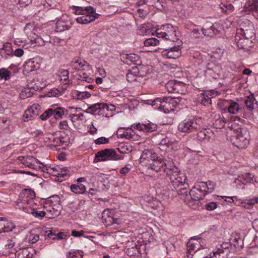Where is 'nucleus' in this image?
<instances>
[{"instance_id":"24","label":"nucleus","mask_w":258,"mask_h":258,"mask_svg":"<svg viewBox=\"0 0 258 258\" xmlns=\"http://www.w3.org/2000/svg\"><path fill=\"white\" fill-rule=\"evenodd\" d=\"M225 102L228 103V106L227 109L228 112L231 114H237L242 109V108L239 107V105L233 100H230L228 101H225Z\"/></svg>"},{"instance_id":"58","label":"nucleus","mask_w":258,"mask_h":258,"mask_svg":"<svg viewBox=\"0 0 258 258\" xmlns=\"http://www.w3.org/2000/svg\"><path fill=\"white\" fill-rule=\"evenodd\" d=\"M33 118L32 116H31L30 111L27 109L25 111L24 114L23 116V120L24 121H28L29 120H30Z\"/></svg>"},{"instance_id":"55","label":"nucleus","mask_w":258,"mask_h":258,"mask_svg":"<svg viewBox=\"0 0 258 258\" xmlns=\"http://www.w3.org/2000/svg\"><path fill=\"white\" fill-rule=\"evenodd\" d=\"M217 207V203L214 202L208 203L205 205V209L208 211L213 210L215 209Z\"/></svg>"},{"instance_id":"37","label":"nucleus","mask_w":258,"mask_h":258,"mask_svg":"<svg viewBox=\"0 0 258 258\" xmlns=\"http://www.w3.org/2000/svg\"><path fill=\"white\" fill-rule=\"evenodd\" d=\"M209 133L206 130H202L199 132L197 134V138L200 141L205 140L209 141L210 137L209 135Z\"/></svg>"},{"instance_id":"14","label":"nucleus","mask_w":258,"mask_h":258,"mask_svg":"<svg viewBox=\"0 0 258 258\" xmlns=\"http://www.w3.org/2000/svg\"><path fill=\"white\" fill-rule=\"evenodd\" d=\"M103 103H96L89 106L87 109V113H90L94 115H99L105 116L107 118L113 116L112 114H105L104 112V108H103Z\"/></svg>"},{"instance_id":"10","label":"nucleus","mask_w":258,"mask_h":258,"mask_svg":"<svg viewBox=\"0 0 258 258\" xmlns=\"http://www.w3.org/2000/svg\"><path fill=\"white\" fill-rule=\"evenodd\" d=\"M169 162L172 161L163 160L157 155V159H152L149 163V168L157 172L162 170L164 171V169L168 167V164H169Z\"/></svg>"},{"instance_id":"62","label":"nucleus","mask_w":258,"mask_h":258,"mask_svg":"<svg viewBox=\"0 0 258 258\" xmlns=\"http://www.w3.org/2000/svg\"><path fill=\"white\" fill-rule=\"evenodd\" d=\"M66 235L63 232H59L55 235V236L52 238V239H62L64 238Z\"/></svg>"},{"instance_id":"3","label":"nucleus","mask_w":258,"mask_h":258,"mask_svg":"<svg viewBox=\"0 0 258 258\" xmlns=\"http://www.w3.org/2000/svg\"><path fill=\"white\" fill-rule=\"evenodd\" d=\"M203 121L201 117H194L191 119H185L178 125L179 132L189 134L197 132L203 128Z\"/></svg>"},{"instance_id":"12","label":"nucleus","mask_w":258,"mask_h":258,"mask_svg":"<svg viewBox=\"0 0 258 258\" xmlns=\"http://www.w3.org/2000/svg\"><path fill=\"white\" fill-rule=\"evenodd\" d=\"M206 195V192L204 191L202 187H201L200 184L194 186L189 191V198L190 202H192V204L202 200L203 197Z\"/></svg>"},{"instance_id":"52","label":"nucleus","mask_w":258,"mask_h":258,"mask_svg":"<svg viewBox=\"0 0 258 258\" xmlns=\"http://www.w3.org/2000/svg\"><path fill=\"white\" fill-rule=\"evenodd\" d=\"M249 11L258 13V0H252L249 5Z\"/></svg>"},{"instance_id":"17","label":"nucleus","mask_w":258,"mask_h":258,"mask_svg":"<svg viewBox=\"0 0 258 258\" xmlns=\"http://www.w3.org/2000/svg\"><path fill=\"white\" fill-rule=\"evenodd\" d=\"M132 126L135 129L144 133H151L156 131L157 126L156 124L151 122H147L146 123H138L134 124Z\"/></svg>"},{"instance_id":"6","label":"nucleus","mask_w":258,"mask_h":258,"mask_svg":"<svg viewBox=\"0 0 258 258\" xmlns=\"http://www.w3.org/2000/svg\"><path fill=\"white\" fill-rule=\"evenodd\" d=\"M67 110L60 107L52 106L51 108L47 109L40 116L41 120H44L51 115L56 119L61 118L63 115L67 114Z\"/></svg>"},{"instance_id":"46","label":"nucleus","mask_w":258,"mask_h":258,"mask_svg":"<svg viewBox=\"0 0 258 258\" xmlns=\"http://www.w3.org/2000/svg\"><path fill=\"white\" fill-rule=\"evenodd\" d=\"M11 72L5 68L0 69V80H8L10 79Z\"/></svg>"},{"instance_id":"49","label":"nucleus","mask_w":258,"mask_h":258,"mask_svg":"<svg viewBox=\"0 0 258 258\" xmlns=\"http://www.w3.org/2000/svg\"><path fill=\"white\" fill-rule=\"evenodd\" d=\"M159 43V41L155 38L147 39L144 42L145 46H156Z\"/></svg>"},{"instance_id":"38","label":"nucleus","mask_w":258,"mask_h":258,"mask_svg":"<svg viewBox=\"0 0 258 258\" xmlns=\"http://www.w3.org/2000/svg\"><path fill=\"white\" fill-rule=\"evenodd\" d=\"M51 142L54 144V146H61L63 145L64 143L66 142L65 141L66 138L62 137H54L53 136L49 138Z\"/></svg>"},{"instance_id":"18","label":"nucleus","mask_w":258,"mask_h":258,"mask_svg":"<svg viewBox=\"0 0 258 258\" xmlns=\"http://www.w3.org/2000/svg\"><path fill=\"white\" fill-rule=\"evenodd\" d=\"M102 218L103 222L107 226L117 222V219L114 217L113 210H105L102 212Z\"/></svg>"},{"instance_id":"51","label":"nucleus","mask_w":258,"mask_h":258,"mask_svg":"<svg viewBox=\"0 0 258 258\" xmlns=\"http://www.w3.org/2000/svg\"><path fill=\"white\" fill-rule=\"evenodd\" d=\"M59 170V166H56L54 167H49L47 169V172L51 174L53 176L57 177L58 173V170Z\"/></svg>"},{"instance_id":"28","label":"nucleus","mask_w":258,"mask_h":258,"mask_svg":"<svg viewBox=\"0 0 258 258\" xmlns=\"http://www.w3.org/2000/svg\"><path fill=\"white\" fill-rule=\"evenodd\" d=\"M201 187H202L204 191L206 192V195L208 193L212 192L215 189L216 184L214 182L211 181H208V182H201L200 183Z\"/></svg>"},{"instance_id":"39","label":"nucleus","mask_w":258,"mask_h":258,"mask_svg":"<svg viewBox=\"0 0 258 258\" xmlns=\"http://www.w3.org/2000/svg\"><path fill=\"white\" fill-rule=\"evenodd\" d=\"M30 214H31L34 217L39 219H42L45 215V213L42 211L38 210L36 206H34L33 209H30Z\"/></svg>"},{"instance_id":"45","label":"nucleus","mask_w":258,"mask_h":258,"mask_svg":"<svg viewBox=\"0 0 258 258\" xmlns=\"http://www.w3.org/2000/svg\"><path fill=\"white\" fill-rule=\"evenodd\" d=\"M85 64H87V61L84 60L83 61L78 59L72 63V67L75 70H80Z\"/></svg>"},{"instance_id":"61","label":"nucleus","mask_w":258,"mask_h":258,"mask_svg":"<svg viewBox=\"0 0 258 258\" xmlns=\"http://www.w3.org/2000/svg\"><path fill=\"white\" fill-rule=\"evenodd\" d=\"M69 127L68 121L67 120L61 121L59 123V128L60 130H67Z\"/></svg>"},{"instance_id":"33","label":"nucleus","mask_w":258,"mask_h":258,"mask_svg":"<svg viewBox=\"0 0 258 258\" xmlns=\"http://www.w3.org/2000/svg\"><path fill=\"white\" fill-rule=\"evenodd\" d=\"M244 103L247 109L250 110L253 109L255 105H257L255 100L253 97H246L244 100Z\"/></svg>"},{"instance_id":"29","label":"nucleus","mask_w":258,"mask_h":258,"mask_svg":"<svg viewBox=\"0 0 258 258\" xmlns=\"http://www.w3.org/2000/svg\"><path fill=\"white\" fill-rule=\"evenodd\" d=\"M151 31V25L149 23H145L138 28L137 33L143 36L150 34Z\"/></svg>"},{"instance_id":"19","label":"nucleus","mask_w":258,"mask_h":258,"mask_svg":"<svg viewBox=\"0 0 258 258\" xmlns=\"http://www.w3.org/2000/svg\"><path fill=\"white\" fill-rule=\"evenodd\" d=\"M96 17L95 13H83V15L76 18L77 22L81 24H86L94 21Z\"/></svg>"},{"instance_id":"59","label":"nucleus","mask_w":258,"mask_h":258,"mask_svg":"<svg viewBox=\"0 0 258 258\" xmlns=\"http://www.w3.org/2000/svg\"><path fill=\"white\" fill-rule=\"evenodd\" d=\"M95 143L97 145L106 144L108 143V139L105 137H100L95 140Z\"/></svg>"},{"instance_id":"15","label":"nucleus","mask_w":258,"mask_h":258,"mask_svg":"<svg viewBox=\"0 0 258 258\" xmlns=\"http://www.w3.org/2000/svg\"><path fill=\"white\" fill-rule=\"evenodd\" d=\"M253 175L250 173H244L239 175L237 178L234 180V182L237 184V187L239 188H243L244 186L242 185H246L247 183H251L253 181Z\"/></svg>"},{"instance_id":"9","label":"nucleus","mask_w":258,"mask_h":258,"mask_svg":"<svg viewBox=\"0 0 258 258\" xmlns=\"http://www.w3.org/2000/svg\"><path fill=\"white\" fill-rule=\"evenodd\" d=\"M181 42H178L177 45H174L168 49H165L161 52L162 55L166 58L176 59L181 55Z\"/></svg>"},{"instance_id":"47","label":"nucleus","mask_w":258,"mask_h":258,"mask_svg":"<svg viewBox=\"0 0 258 258\" xmlns=\"http://www.w3.org/2000/svg\"><path fill=\"white\" fill-rule=\"evenodd\" d=\"M35 160V158L32 156H26V158L23 163V164L25 165L26 166L31 168H34V164L33 162Z\"/></svg>"},{"instance_id":"25","label":"nucleus","mask_w":258,"mask_h":258,"mask_svg":"<svg viewBox=\"0 0 258 258\" xmlns=\"http://www.w3.org/2000/svg\"><path fill=\"white\" fill-rule=\"evenodd\" d=\"M201 31L205 36L213 37L219 34V31L214 25H212L207 28H202Z\"/></svg>"},{"instance_id":"34","label":"nucleus","mask_w":258,"mask_h":258,"mask_svg":"<svg viewBox=\"0 0 258 258\" xmlns=\"http://www.w3.org/2000/svg\"><path fill=\"white\" fill-rule=\"evenodd\" d=\"M219 6L222 12L227 14H229L233 11L234 7L230 3H221Z\"/></svg>"},{"instance_id":"11","label":"nucleus","mask_w":258,"mask_h":258,"mask_svg":"<svg viewBox=\"0 0 258 258\" xmlns=\"http://www.w3.org/2000/svg\"><path fill=\"white\" fill-rule=\"evenodd\" d=\"M80 4H78L77 5L72 6L71 8L73 10V13L75 15H82L83 13L87 14V13H95V9L91 7L85 6L83 3L86 2L85 0H80Z\"/></svg>"},{"instance_id":"7","label":"nucleus","mask_w":258,"mask_h":258,"mask_svg":"<svg viewBox=\"0 0 258 258\" xmlns=\"http://www.w3.org/2000/svg\"><path fill=\"white\" fill-rule=\"evenodd\" d=\"M154 140L162 151H166L168 148L176 143L174 139L161 134L156 136Z\"/></svg>"},{"instance_id":"48","label":"nucleus","mask_w":258,"mask_h":258,"mask_svg":"<svg viewBox=\"0 0 258 258\" xmlns=\"http://www.w3.org/2000/svg\"><path fill=\"white\" fill-rule=\"evenodd\" d=\"M83 253L82 250L69 251L67 252L66 256L67 258H78V254H79L81 256L80 258H82Z\"/></svg>"},{"instance_id":"57","label":"nucleus","mask_w":258,"mask_h":258,"mask_svg":"<svg viewBox=\"0 0 258 258\" xmlns=\"http://www.w3.org/2000/svg\"><path fill=\"white\" fill-rule=\"evenodd\" d=\"M48 95L49 97H58L60 93L57 88H53L48 92Z\"/></svg>"},{"instance_id":"50","label":"nucleus","mask_w":258,"mask_h":258,"mask_svg":"<svg viewBox=\"0 0 258 258\" xmlns=\"http://www.w3.org/2000/svg\"><path fill=\"white\" fill-rule=\"evenodd\" d=\"M126 59L130 61L131 62H133L135 64H137L138 61H140V57L139 55L135 54H131L127 55Z\"/></svg>"},{"instance_id":"63","label":"nucleus","mask_w":258,"mask_h":258,"mask_svg":"<svg viewBox=\"0 0 258 258\" xmlns=\"http://www.w3.org/2000/svg\"><path fill=\"white\" fill-rule=\"evenodd\" d=\"M131 168L128 167V165H126L120 170V173L122 175H125L131 170Z\"/></svg>"},{"instance_id":"44","label":"nucleus","mask_w":258,"mask_h":258,"mask_svg":"<svg viewBox=\"0 0 258 258\" xmlns=\"http://www.w3.org/2000/svg\"><path fill=\"white\" fill-rule=\"evenodd\" d=\"M23 194L26 197L23 199L26 200H34V198L35 197L34 191L30 189H25L23 190Z\"/></svg>"},{"instance_id":"4","label":"nucleus","mask_w":258,"mask_h":258,"mask_svg":"<svg viewBox=\"0 0 258 258\" xmlns=\"http://www.w3.org/2000/svg\"><path fill=\"white\" fill-rule=\"evenodd\" d=\"M177 30L176 27H174L171 24H167L158 28L156 32L158 38H162L165 40L175 42L179 40L176 35Z\"/></svg>"},{"instance_id":"60","label":"nucleus","mask_w":258,"mask_h":258,"mask_svg":"<svg viewBox=\"0 0 258 258\" xmlns=\"http://www.w3.org/2000/svg\"><path fill=\"white\" fill-rule=\"evenodd\" d=\"M91 94L87 91H85L80 93L78 96L81 99H84L85 98H88L91 96Z\"/></svg>"},{"instance_id":"26","label":"nucleus","mask_w":258,"mask_h":258,"mask_svg":"<svg viewBox=\"0 0 258 258\" xmlns=\"http://www.w3.org/2000/svg\"><path fill=\"white\" fill-rule=\"evenodd\" d=\"M177 193L180 198L183 200H184L186 204L188 205L189 207H192L194 206L192 202H190V201L188 200V199L190 198L189 192H188L185 188L179 189Z\"/></svg>"},{"instance_id":"23","label":"nucleus","mask_w":258,"mask_h":258,"mask_svg":"<svg viewBox=\"0 0 258 258\" xmlns=\"http://www.w3.org/2000/svg\"><path fill=\"white\" fill-rule=\"evenodd\" d=\"M52 198L55 200L56 203H58V205L56 206V209H55L53 206L49 209L47 210V211L51 213V215L52 217H49L50 218H53L56 216H57L60 213L61 206L59 204L60 202V198L57 196H52Z\"/></svg>"},{"instance_id":"16","label":"nucleus","mask_w":258,"mask_h":258,"mask_svg":"<svg viewBox=\"0 0 258 258\" xmlns=\"http://www.w3.org/2000/svg\"><path fill=\"white\" fill-rule=\"evenodd\" d=\"M200 242L197 239L191 238L187 243V251L186 252V256L188 258H192L194 254L197 250L200 249Z\"/></svg>"},{"instance_id":"35","label":"nucleus","mask_w":258,"mask_h":258,"mask_svg":"<svg viewBox=\"0 0 258 258\" xmlns=\"http://www.w3.org/2000/svg\"><path fill=\"white\" fill-rule=\"evenodd\" d=\"M69 73L68 70H62L60 72V75L59 76V81L62 83H64V86L66 85L70 84V80L69 79Z\"/></svg>"},{"instance_id":"1","label":"nucleus","mask_w":258,"mask_h":258,"mask_svg":"<svg viewBox=\"0 0 258 258\" xmlns=\"http://www.w3.org/2000/svg\"><path fill=\"white\" fill-rule=\"evenodd\" d=\"M231 123H229L228 127L231 130H233L235 137L233 141V145L239 149H245L247 147L249 143L250 139V134L246 127H241L236 124L242 123L244 120L238 116H234L231 118Z\"/></svg>"},{"instance_id":"22","label":"nucleus","mask_w":258,"mask_h":258,"mask_svg":"<svg viewBox=\"0 0 258 258\" xmlns=\"http://www.w3.org/2000/svg\"><path fill=\"white\" fill-rule=\"evenodd\" d=\"M180 86V82L175 80H170L166 84L165 87L169 93H178Z\"/></svg>"},{"instance_id":"5","label":"nucleus","mask_w":258,"mask_h":258,"mask_svg":"<svg viewBox=\"0 0 258 258\" xmlns=\"http://www.w3.org/2000/svg\"><path fill=\"white\" fill-rule=\"evenodd\" d=\"M120 156L118 155L112 149H105L98 152L94 158L95 162H98L106 160H117L120 159Z\"/></svg>"},{"instance_id":"54","label":"nucleus","mask_w":258,"mask_h":258,"mask_svg":"<svg viewBox=\"0 0 258 258\" xmlns=\"http://www.w3.org/2000/svg\"><path fill=\"white\" fill-rule=\"evenodd\" d=\"M39 239V235L34 233H30L28 236V240L31 243H35Z\"/></svg>"},{"instance_id":"2","label":"nucleus","mask_w":258,"mask_h":258,"mask_svg":"<svg viewBox=\"0 0 258 258\" xmlns=\"http://www.w3.org/2000/svg\"><path fill=\"white\" fill-rule=\"evenodd\" d=\"M164 172L169 178L170 185L173 188H176L185 184L186 180L185 174L181 172L173 162H169L168 167L164 169Z\"/></svg>"},{"instance_id":"8","label":"nucleus","mask_w":258,"mask_h":258,"mask_svg":"<svg viewBox=\"0 0 258 258\" xmlns=\"http://www.w3.org/2000/svg\"><path fill=\"white\" fill-rule=\"evenodd\" d=\"M253 31L254 28L252 24L249 21H246L239 25V28L237 29L236 35L251 39L254 35Z\"/></svg>"},{"instance_id":"30","label":"nucleus","mask_w":258,"mask_h":258,"mask_svg":"<svg viewBox=\"0 0 258 258\" xmlns=\"http://www.w3.org/2000/svg\"><path fill=\"white\" fill-rule=\"evenodd\" d=\"M24 204L26 203V205L25 206H20V208L25 212L30 214V209H33L34 206H36V203L34 202V200H26L25 199H23Z\"/></svg>"},{"instance_id":"42","label":"nucleus","mask_w":258,"mask_h":258,"mask_svg":"<svg viewBox=\"0 0 258 258\" xmlns=\"http://www.w3.org/2000/svg\"><path fill=\"white\" fill-rule=\"evenodd\" d=\"M167 98L169 102V104L170 105L171 107L173 108V111L174 110V108L179 105L181 101V98L180 97H168Z\"/></svg>"},{"instance_id":"43","label":"nucleus","mask_w":258,"mask_h":258,"mask_svg":"<svg viewBox=\"0 0 258 258\" xmlns=\"http://www.w3.org/2000/svg\"><path fill=\"white\" fill-rule=\"evenodd\" d=\"M103 108H104V112L105 114H114V112L115 111L116 107L113 104H107L103 103Z\"/></svg>"},{"instance_id":"40","label":"nucleus","mask_w":258,"mask_h":258,"mask_svg":"<svg viewBox=\"0 0 258 258\" xmlns=\"http://www.w3.org/2000/svg\"><path fill=\"white\" fill-rule=\"evenodd\" d=\"M163 99L164 98L161 99L160 98H157L153 100H149V101L151 102L150 104L154 107L155 109L162 110Z\"/></svg>"},{"instance_id":"36","label":"nucleus","mask_w":258,"mask_h":258,"mask_svg":"<svg viewBox=\"0 0 258 258\" xmlns=\"http://www.w3.org/2000/svg\"><path fill=\"white\" fill-rule=\"evenodd\" d=\"M40 107V106L39 104H34L30 108L27 109V110L30 111L31 116H32L33 118L39 114Z\"/></svg>"},{"instance_id":"64","label":"nucleus","mask_w":258,"mask_h":258,"mask_svg":"<svg viewBox=\"0 0 258 258\" xmlns=\"http://www.w3.org/2000/svg\"><path fill=\"white\" fill-rule=\"evenodd\" d=\"M84 233V232L83 230H81L79 231L73 230L72 231V235L74 237H80L82 236Z\"/></svg>"},{"instance_id":"53","label":"nucleus","mask_w":258,"mask_h":258,"mask_svg":"<svg viewBox=\"0 0 258 258\" xmlns=\"http://www.w3.org/2000/svg\"><path fill=\"white\" fill-rule=\"evenodd\" d=\"M214 124L217 128H223L225 125V118H219V119H217Z\"/></svg>"},{"instance_id":"32","label":"nucleus","mask_w":258,"mask_h":258,"mask_svg":"<svg viewBox=\"0 0 258 258\" xmlns=\"http://www.w3.org/2000/svg\"><path fill=\"white\" fill-rule=\"evenodd\" d=\"M58 171L59 174H58L57 177V180L58 181H62L69 177V171L67 167L61 168L60 166H59V170Z\"/></svg>"},{"instance_id":"31","label":"nucleus","mask_w":258,"mask_h":258,"mask_svg":"<svg viewBox=\"0 0 258 258\" xmlns=\"http://www.w3.org/2000/svg\"><path fill=\"white\" fill-rule=\"evenodd\" d=\"M71 190L76 194H83L86 191V187L82 184H74L71 186Z\"/></svg>"},{"instance_id":"21","label":"nucleus","mask_w":258,"mask_h":258,"mask_svg":"<svg viewBox=\"0 0 258 258\" xmlns=\"http://www.w3.org/2000/svg\"><path fill=\"white\" fill-rule=\"evenodd\" d=\"M35 250L32 248H24L17 251V258H32Z\"/></svg>"},{"instance_id":"13","label":"nucleus","mask_w":258,"mask_h":258,"mask_svg":"<svg viewBox=\"0 0 258 258\" xmlns=\"http://www.w3.org/2000/svg\"><path fill=\"white\" fill-rule=\"evenodd\" d=\"M235 41L237 48L239 49H243L244 51H248L253 44L251 39L240 37L238 35L235 36Z\"/></svg>"},{"instance_id":"27","label":"nucleus","mask_w":258,"mask_h":258,"mask_svg":"<svg viewBox=\"0 0 258 258\" xmlns=\"http://www.w3.org/2000/svg\"><path fill=\"white\" fill-rule=\"evenodd\" d=\"M157 159V154L152 153L149 150H145L143 152L140 157V161L143 162L146 160H148L150 162L152 159Z\"/></svg>"},{"instance_id":"41","label":"nucleus","mask_w":258,"mask_h":258,"mask_svg":"<svg viewBox=\"0 0 258 258\" xmlns=\"http://www.w3.org/2000/svg\"><path fill=\"white\" fill-rule=\"evenodd\" d=\"M162 104L161 110H163L165 113H167L173 111V108L171 107L167 98H164Z\"/></svg>"},{"instance_id":"56","label":"nucleus","mask_w":258,"mask_h":258,"mask_svg":"<svg viewBox=\"0 0 258 258\" xmlns=\"http://www.w3.org/2000/svg\"><path fill=\"white\" fill-rule=\"evenodd\" d=\"M34 43L38 46H43L45 44V41L40 37L36 35L34 39Z\"/></svg>"},{"instance_id":"20","label":"nucleus","mask_w":258,"mask_h":258,"mask_svg":"<svg viewBox=\"0 0 258 258\" xmlns=\"http://www.w3.org/2000/svg\"><path fill=\"white\" fill-rule=\"evenodd\" d=\"M15 227V225L6 218H0V233L11 231Z\"/></svg>"}]
</instances>
